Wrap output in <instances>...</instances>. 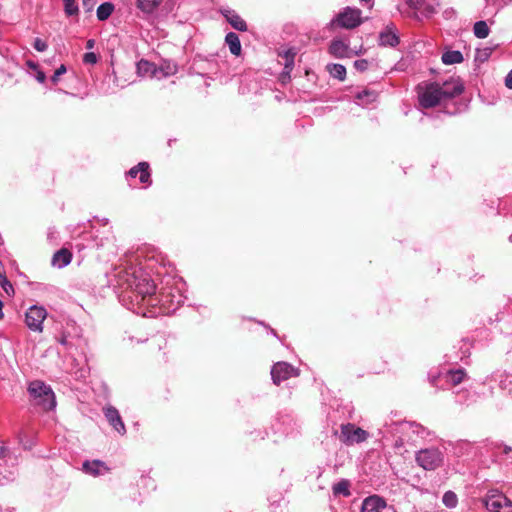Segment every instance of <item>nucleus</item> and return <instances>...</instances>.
Instances as JSON below:
<instances>
[{"label": "nucleus", "instance_id": "nucleus-51", "mask_svg": "<svg viewBox=\"0 0 512 512\" xmlns=\"http://www.w3.org/2000/svg\"><path fill=\"white\" fill-rule=\"evenodd\" d=\"M418 3H419V1H418V0H409V4H410V5H416V4H418Z\"/></svg>", "mask_w": 512, "mask_h": 512}, {"label": "nucleus", "instance_id": "nucleus-17", "mask_svg": "<svg viewBox=\"0 0 512 512\" xmlns=\"http://www.w3.org/2000/svg\"><path fill=\"white\" fill-rule=\"evenodd\" d=\"M401 431L406 434L415 435L417 438L421 439H425L430 435V432L425 427L415 422L403 423Z\"/></svg>", "mask_w": 512, "mask_h": 512}, {"label": "nucleus", "instance_id": "nucleus-28", "mask_svg": "<svg viewBox=\"0 0 512 512\" xmlns=\"http://www.w3.org/2000/svg\"><path fill=\"white\" fill-rule=\"evenodd\" d=\"M161 2L162 0H137V7L145 13H152Z\"/></svg>", "mask_w": 512, "mask_h": 512}, {"label": "nucleus", "instance_id": "nucleus-18", "mask_svg": "<svg viewBox=\"0 0 512 512\" xmlns=\"http://www.w3.org/2000/svg\"><path fill=\"white\" fill-rule=\"evenodd\" d=\"M71 260L72 253L68 249L62 248L53 255L52 265L58 268H64L70 264Z\"/></svg>", "mask_w": 512, "mask_h": 512}, {"label": "nucleus", "instance_id": "nucleus-39", "mask_svg": "<svg viewBox=\"0 0 512 512\" xmlns=\"http://www.w3.org/2000/svg\"><path fill=\"white\" fill-rule=\"evenodd\" d=\"M33 47L38 52H44L48 48V45L46 41L42 40L41 38H35Z\"/></svg>", "mask_w": 512, "mask_h": 512}, {"label": "nucleus", "instance_id": "nucleus-29", "mask_svg": "<svg viewBox=\"0 0 512 512\" xmlns=\"http://www.w3.org/2000/svg\"><path fill=\"white\" fill-rule=\"evenodd\" d=\"M474 35L479 39H484L489 35L490 29L485 21H477L473 27Z\"/></svg>", "mask_w": 512, "mask_h": 512}, {"label": "nucleus", "instance_id": "nucleus-19", "mask_svg": "<svg viewBox=\"0 0 512 512\" xmlns=\"http://www.w3.org/2000/svg\"><path fill=\"white\" fill-rule=\"evenodd\" d=\"M449 446L452 448V453L457 457L470 454L473 448L472 443L466 440L449 442Z\"/></svg>", "mask_w": 512, "mask_h": 512}, {"label": "nucleus", "instance_id": "nucleus-41", "mask_svg": "<svg viewBox=\"0 0 512 512\" xmlns=\"http://www.w3.org/2000/svg\"><path fill=\"white\" fill-rule=\"evenodd\" d=\"M29 74L33 76L39 83L43 84L46 82V74L40 69V67L33 72H29Z\"/></svg>", "mask_w": 512, "mask_h": 512}, {"label": "nucleus", "instance_id": "nucleus-43", "mask_svg": "<svg viewBox=\"0 0 512 512\" xmlns=\"http://www.w3.org/2000/svg\"><path fill=\"white\" fill-rule=\"evenodd\" d=\"M151 78H155V79L161 80V79L167 78V77L164 76V71L161 68V66H156L155 65V71H153V74H152Z\"/></svg>", "mask_w": 512, "mask_h": 512}, {"label": "nucleus", "instance_id": "nucleus-50", "mask_svg": "<svg viewBox=\"0 0 512 512\" xmlns=\"http://www.w3.org/2000/svg\"><path fill=\"white\" fill-rule=\"evenodd\" d=\"M4 313H3V302L0 300V320L3 319Z\"/></svg>", "mask_w": 512, "mask_h": 512}, {"label": "nucleus", "instance_id": "nucleus-7", "mask_svg": "<svg viewBox=\"0 0 512 512\" xmlns=\"http://www.w3.org/2000/svg\"><path fill=\"white\" fill-rule=\"evenodd\" d=\"M47 317V311L44 307L33 305L25 313V324L34 332L43 331V322Z\"/></svg>", "mask_w": 512, "mask_h": 512}, {"label": "nucleus", "instance_id": "nucleus-22", "mask_svg": "<svg viewBox=\"0 0 512 512\" xmlns=\"http://www.w3.org/2000/svg\"><path fill=\"white\" fill-rule=\"evenodd\" d=\"M377 97L378 93L376 91L364 89L356 94L355 99L358 105L365 106L375 102Z\"/></svg>", "mask_w": 512, "mask_h": 512}, {"label": "nucleus", "instance_id": "nucleus-11", "mask_svg": "<svg viewBox=\"0 0 512 512\" xmlns=\"http://www.w3.org/2000/svg\"><path fill=\"white\" fill-rule=\"evenodd\" d=\"M378 43L384 47H396L399 44V36L393 24L387 25L379 33Z\"/></svg>", "mask_w": 512, "mask_h": 512}, {"label": "nucleus", "instance_id": "nucleus-5", "mask_svg": "<svg viewBox=\"0 0 512 512\" xmlns=\"http://www.w3.org/2000/svg\"><path fill=\"white\" fill-rule=\"evenodd\" d=\"M369 433L352 423L342 424L340 427L339 440L346 446H352L365 442Z\"/></svg>", "mask_w": 512, "mask_h": 512}, {"label": "nucleus", "instance_id": "nucleus-46", "mask_svg": "<svg viewBox=\"0 0 512 512\" xmlns=\"http://www.w3.org/2000/svg\"><path fill=\"white\" fill-rule=\"evenodd\" d=\"M505 85L509 89H512V70L507 74L505 78Z\"/></svg>", "mask_w": 512, "mask_h": 512}, {"label": "nucleus", "instance_id": "nucleus-37", "mask_svg": "<svg viewBox=\"0 0 512 512\" xmlns=\"http://www.w3.org/2000/svg\"><path fill=\"white\" fill-rule=\"evenodd\" d=\"M0 285L7 294L14 291L12 284L8 281L5 274H0Z\"/></svg>", "mask_w": 512, "mask_h": 512}, {"label": "nucleus", "instance_id": "nucleus-10", "mask_svg": "<svg viewBox=\"0 0 512 512\" xmlns=\"http://www.w3.org/2000/svg\"><path fill=\"white\" fill-rule=\"evenodd\" d=\"M387 508L388 505L384 498L378 495H371L363 500L361 512H383ZM389 509L395 512L392 507H389Z\"/></svg>", "mask_w": 512, "mask_h": 512}, {"label": "nucleus", "instance_id": "nucleus-4", "mask_svg": "<svg viewBox=\"0 0 512 512\" xmlns=\"http://www.w3.org/2000/svg\"><path fill=\"white\" fill-rule=\"evenodd\" d=\"M362 11L354 7L343 8L329 23L330 28L354 29L362 24Z\"/></svg>", "mask_w": 512, "mask_h": 512}, {"label": "nucleus", "instance_id": "nucleus-33", "mask_svg": "<svg viewBox=\"0 0 512 512\" xmlns=\"http://www.w3.org/2000/svg\"><path fill=\"white\" fill-rule=\"evenodd\" d=\"M64 4V11L67 16L77 15L79 12L76 0H62Z\"/></svg>", "mask_w": 512, "mask_h": 512}, {"label": "nucleus", "instance_id": "nucleus-15", "mask_svg": "<svg viewBox=\"0 0 512 512\" xmlns=\"http://www.w3.org/2000/svg\"><path fill=\"white\" fill-rule=\"evenodd\" d=\"M221 14L227 20V22L235 29L241 32L247 31L248 27L246 22L241 18L236 11L230 8L221 9Z\"/></svg>", "mask_w": 512, "mask_h": 512}, {"label": "nucleus", "instance_id": "nucleus-9", "mask_svg": "<svg viewBox=\"0 0 512 512\" xmlns=\"http://www.w3.org/2000/svg\"><path fill=\"white\" fill-rule=\"evenodd\" d=\"M295 376H298V370L287 362H277L272 366L271 377L276 385Z\"/></svg>", "mask_w": 512, "mask_h": 512}, {"label": "nucleus", "instance_id": "nucleus-47", "mask_svg": "<svg viewBox=\"0 0 512 512\" xmlns=\"http://www.w3.org/2000/svg\"><path fill=\"white\" fill-rule=\"evenodd\" d=\"M465 392L463 393H458L457 394V401L460 403V404H468V401L467 399L465 398Z\"/></svg>", "mask_w": 512, "mask_h": 512}, {"label": "nucleus", "instance_id": "nucleus-12", "mask_svg": "<svg viewBox=\"0 0 512 512\" xmlns=\"http://www.w3.org/2000/svg\"><path fill=\"white\" fill-rule=\"evenodd\" d=\"M104 415L109 424L121 435L126 433L125 424L119 414V411L113 406H107L103 409Z\"/></svg>", "mask_w": 512, "mask_h": 512}, {"label": "nucleus", "instance_id": "nucleus-24", "mask_svg": "<svg viewBox=\"0 0 512 512\" xmlns=\"http://www.w3.org/2000/svg\"><path fill=\"white\" fill-rule=\"evenodd\" d=\"M496 381H499V387L512 393V373L498 372L493 375Z\"/></svg>", "mask_w": 512, "mask_h": 512}, {"label": "nucleus", "instance_id": "nucleus-6", "mask_svg": "<svg viewBox=\"0 0 512 512\" xmlns=\"http://www.w3.org/2000/svg\"><path fill=\"white\" fill-rule=\"evenodd\" d=\"M417 464L424 470H435L443 463V453L438 448L419 450L415 455Z\"/></svg>", "mask_w": 512, "mask_h": 512}, {"label": "nucleus", "instance_id": "nucleus-8", "mask_svg": "<svg viewBox=\"0 0 512 512\" xmlns=\"http://www.w3.org/2000/svg\"><path fill=\"white\" fill-rule=\"evenodd\" d=\"M490 512H512V502L503 494L491 493L484 500Z\"/></svg>", "mask_w": 512, "mask_h": 512}, {"label": "nucleus", "instance_id": "nucleus-30", "mask_svg": "<svg viewBox=\"0 0 512 512\" xmlns=\"http://www.w3.org/2000/svg\"><path fill=\"white\" fill-rule=\"evenodd\" d=\"M466 373L463 369L450 370L446 377L447 381L453 385H458L461 383L465 377Z\"/></svg>", "mask_w": 512, "mask_h": 512}, {"label": "nucleus", "instance_id": "nucleus-49", "mask_svg": "<svg viewBox=\"0 0 512 512\" xmlns=\"http://www.w3.org/2000/svg\"><path fill=\"white\" fill-rule=\"evenodd\" d=\"M512 451V447L508 445H503V453L508 455Z\"/></svg>", "mask_w": 512, "mask_h": 512}, {"label": "nucleus", "instance_id": "nucleus-13", "mask_svg": "<svg viewBox=\"0 0 512 512\" xmlns=\"http://www.w3.org/2000/svg\"><path fill=\"white\" fill-rule=\"evenodd\" d=\"M137 176H139V181L142 184H151V175L149 171V164L147 162H140L126 172L127 178H136Z\"/></svg>", "mask_w": 512, "mask_h": 512}, {"label": "nucleus", "instance_id": "nucleus-35", "mask_svg": "<svg viewBox=\"0 0 512 512\" xmlns=\"http://www.w3.org/2000/svg\"><path fill=\"white\" fill-rule=\"evenodd\" d=\"M442 501L446 507L454 508L457 505L458 499L454 492L447 491L444 493Z\"/></svg>", "mask_w": 512, "mask_h": 512}, {"label": "nucleus", "instance_id": "nucleus-16", "mask_svg": "<svg viewBox=\"0 0 512 512\" xmlns=\"http://www.w3.org/2000/svg\"><path fill=\"white\" fill-rule=\"evenodd\" d=\"M297 54L295 48H288L278 51V57L284 65V73L289 75L294 68V59Z\"/></svg>", "mask_w": 512, "mask_h": 512}, {"label": "nucleus", "instance_id": "nucleus-2", "mask_svg": "<svg viewBox=\"0 0 512 512\" xmlns=\"http://www.w3.org/2000/svg\"><path fill=\"white\" fill-rule=\"evenodd\" d=\"M463 90L464 87L462 83L457 79H450L442 84L437 82H422L416 87L418 103L425 109L440 105L445 100L460 95Z\"/></svg>", "mask_w": 512, "mask_h": 512}, {"label": "nucleus", "instance_id": "nucleus-32", "mask_svg": "<svg viewBox=\"0 0 512 512\" xmlns=\"http://www.w3.org/2000/svg\"><path fill=\"white\" fill-rule=\"evenodd\" d=\"M333 493L334 494H342L343 496H349L350 495V491H349V482L345 479L337 482L336 484H334L333 486Z\"/></svg>", "mask_w": 512, "mask_h": 512}, {"label": "nucleus", "instance_id": "nucleus-20", "mask_svg": "<svg viewBox=\"0 0 512 512\" xmlns=\"http://www.w3.org/2000/svg\"><path fill=\"white\" fill-rule=\"evenodd\" d=\"M225 43L229 47L231 54L239 56L241 54V42L239 36L235 32H229L225 36Z\"/></svg>", "mask_w": 512, "mask_h": 512}, {"label": "nucleus", "instance_id": "nucleus-44", "mask_svg": "<svg viewBox=\"0 0 512 512\" xmlns=\"http://www.w3.org/2000/svg\"><path fill=\"white\" fill-rule=\"evenodd\" d=\"M97 0H83L82 1V5H83V8L87 11V12H90L93 10L95 4H96Z\"/></svg>", "mask_w": 512, "mask_h": 512}, {"label": "nucleus", "instance_id": "nucleus-1", "mask_svg": "<svg viewBox=\"0 0 512 512\" xmlns=\"http://www.w3.org/2000/svg\"><path fill=\"white\" fill-rule=\"evenodd\" d=\"M145 261L138 265L130 264L120 266L113 273L114 287L120 289L118 297L123 306L132 312L144 317H153L156 315L155 309L159 307V313H174L185 300L183 295L184 284L181 281H169L161 288L159 294H156V285L151 272L156 270L158 264H164V258L161 253L155 250L150 251L145 256Z\"/></svg>", "mask_w": 512, "mask_h": 512}, {"label": "nucleus", "instance_id": "nucleus-48", "mask_svg": "<svg viewBox=\"0 0 512 512\" xmlns=\"http://www.w3.org/2000/svg\"><path fill=\"white\" fill-rule=\"evenodd\" d=\"M95 46V40L94 39H88L86 42V49L90 50L93 49Z\"/></svg>", "mask_w": 512, "mask_h": 512}, {"label": "nucleus", "instance_id": "nucleus-25", "mask_svg": "<svg viewBox=\"0 0 512 512\" xmlns=\"http://www.w3.org/2000/svg\"><path fill=\"white\" fill-rule=\"evenodd\" d=\"M136 68L139 76L151 78L153 71H155V64L142 59L137 63Z\"/></svg>", "mask_w": 512, "mask_h": 512}, {"label": "nucleus", "instance_id": "nucleus-38", "mask_svg": "<svg viewBox=\"0 0 512 512\" xmlns=\"http://www.w3.org/2000/svg\"><path fill=\"white\" fill-rule=\"evenodd\" d=\"M3 466L0 465V475L2 474ZM15 478V474L12 471H9L8 474H5L0 477V485H5L6 483L13 481Z\"/></svg>", "mask_w": 512, "mask_h": 512}, {"label": "nucleus", "instance_id": "nucleus-34", "mask_svg": "<svg viewBox=\"0 0 512 512\" xmlns=\"http://www.w3.org/2000/svg\"><path fill=\"white\" fill-rule=\"evenodd\" d=\"M160 66L164 71V76L166 77L175 75L178 71V66L173 61H164Z\"/></svg>", "mask_w": 512, "mask_h": 512}, {"label": "nucleus", "instance_id": "nucleus-54", "mask_svg": "<svg viewBox=\"0 0 512 512\" xmlns=\"http://www.w3.org/2000/svg\"><path fill=\"white\" fill-rule=\"evenodd\" d=\"M142 256H144V253H143V252H141L139 255H137V258H140V257H142Z\"/></svg>", "mask_w": 512, "mask_h": 512}, {"label": "nucleus", "instance_id": "nucleus-53", "mask_svg": "<svg viewBox=\"0 0 512 512\" xmlns=\"http://www.w3.org/2000/svg\"><path fill=\"white\" fill-rule=\"evenodd\" d=\"M3 455H4V448H3V447H1V448H0V457H2Z\"/></svg>", "mask_w": 512, "mask_h": 512}, {"label": "nucleus", "instance_id": "nucleus-56", "mask_svg": "<svg viewBox=\"0 0 512 512\" xmlns=\"http://www.w3.org/2000/svg\"><path fill=\"white\" fill-rule=\"evenodd\" d=\"M510 240L512 241V235H510Z\"/></svg>", "mask_w": 512, "mask_h": 512}, {"label": "nucleus", "instance_id": "nucleus-3", "mask_svg": "<svg viewBox=\"0 0 512 512\" xmlns=\"http://www.w3.org/2000/svg\"><path fill=\"white\" fill-rule=\"evenodd\" d=\"M27 391L33 406L42 411H51L56 407V397L50 385L41 380H34L28 384Z\"/></svg>", "mask_w": 512, "mask_h": 512}, {"label": "nucleus", "instance_id": "nucleus-52", "mask_svg": "<svg viewBox=\"0 0 512 512\" xmlns=\"http://www.w3.org/2000/svg\"><path fill=\"white\" fill-rule=\"evenodd\" d=\"M2 269H3V264H2V262L0 261V274H4V272L2 271Z\"/></svg>", "mask_w": 512, "mask_h": 512}, {"label": "nucleus", "instance_id": "nucleus-27", "mask_svg": "<svg viewBox=\"0 0 512 512\" xmlns=\"http://www.w3.org/2000/svg\"><path fill=\"white\" fill-rule=\"evenodd\" d=\"M327 70L329 74L340 81H343L346 78V68L342 64H329L327 66Z\"/></svg>", "mask_w": 512, "mask_h": 512}, {"label": "nucleus", "instance_id": "nucleus-36", "mask_svg": "<svg viewBox=\"0 0 512 512\" xmlns=\"http://www.w3.org/2000/svg\"><path fill=\"white\" fill-rule=\"evenodd\" d=\"M67 71V68L64 64H61L54 72V74L51 77V82L53 84H57L59 81V78L61 75L65 74Z\"/></svg>", "mask_w": 512, "mask_h": 512}, {"label": "nucleus", "instance_id": "nucleus-23", "mask_svg": "<svg viewBox=\"0 0 512 512\" xmlns=\"http://www.w3.org/2000/svg\"><path fill=\"white\" fill-rule=\"evenodd\" d=\"M441 60L445 65H453L462 63L464 58L458 50H447L442 54Z\"/></svg>", "mask_w": 512, "mask_h": 512}, {"label": "nucleus", "instance_id": "nucleus-21", "mask_svg": "<svg viewBox=\"0 0 512 512\" xmlns=\"http://www.w3.org/2000/svg\"><path fill=\"white\" fill-rule=\"evenodd\" d=\"M330 53L336 58H344L348 55V45L339 39H334L329 47Z\"/></svg>", "mask_w": 512, "mask_h": 512}, {"label": "nucleus", "instance_id": "nucleus-55", "mask_svg": "<svg viewBox=\"0 0 512 512\" xmlns=\"http://www.w3.org/2000/svg\"><path fill=\"white\" fill-rule=\"evenodd\" d=\"M271 333L276 336V332L273 329H271Z\"/></svg>", "mask_w": 512, "mask_h": 512}, {"label": "nucleus", "instance_id": "nucleus-26", "mask_svg": "<svg viewBox=\"0 0 512 512\" xmlns=\"http://www.w3.org/2000/svg\"><path fill=\"white\" fill-rule=\"evenodd\" d=\"M114 11V5L110 2H104L97 8L96 15L98 20L104 21L108 19Z\"/></svg>", "mask_w": 512, "mask_h": 512}, {"label": "nucleus", "instance_id": "nucleus-45", "mask_svg": "<svg viewBox=\"0 0 512 512\" xmlns=\"http://www.w3.org/2000/svg\"><path fill=\"white\" fill-rule=\"evenodd\" d=\"M27 67L29 68V72H33L39 68V65L31 60L26 62Z\"/></svg>", "mask_w": 512, "mask_h": 512}, {"label": "nucleus", "instance_id": "nucleus-40", "mask_svg": "<svg viewBox=\"0 0 512 512\" xmlns=\"http://www.w3.org/2000/svg\"><path fill=\"white\" fill-rule=\"evenodd\" d=\"M98 61V57L94 52H87L83 56V62L85 64L94 65Z\"/></svg>", "mask_w": 512, "mask_h": 512}, {"label": "nucleus", "instance_id": "nucleus-42", "mask_svg": "<svg viewBox=\"0 0 512 512\" xmlns=\"http://www.w3.org/2000/svg\"><path fill=\"white\" fill-rule=\"evenodd\" d=\"M369 62L366 59H359L354 62V67L356 70L360 72H364L368 69Z\"/></svg>", "mask_w": 512, "mask_h": 512}, {"label": "nucleus", "instance_id": "nucleus-31", "mask_svg": "<svg viewBox=\"0 0 512 512\" xmlns=\"http://www.w3.org/2000/svg\"><path fill=\"white\" fill-rule=\"evenodd\" d=\"M79 340H80L79 338L75 339L73 337H70L69 335H66L65 333H63L57 339L59 344H61L67 351H71L73 348H77L76 341H79Z\"/></svg>", "mask_w": 512, "mask_h": 512}, {"label": "nucleus", "instance_id": "nucleus-14", "mask_svg": "<svg viewBox=\"0 0 512 512\" xmlns=\"http://www.w3.org/2000/svg\"><path fill=\"white\" fill-rule=\"evenodd\" d=\"M82 471L87 475L97 477L107 473L109 471V468L105 464V462L95 459L84 461L82 464Z\"/></svg>", "mask_w": 512, "mask_h": 512}]
</instances>
